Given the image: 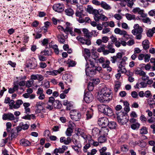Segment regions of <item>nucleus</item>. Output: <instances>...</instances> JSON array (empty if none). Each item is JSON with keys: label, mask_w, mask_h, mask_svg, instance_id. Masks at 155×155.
I'll return each instance as SVG.
<instances>
[{"label": "nucleus", "mask_w": 155, "mask_h": 155, "mask_svg": "<svg viewBox=\"0 0 155 155\" xmlns=\"http://www.w3.org/2000/svg\"><path fill=\"white\" fill-rule=\"evenodd\" d=\"M122 53L118 52L117 54L116 55L110 57V61L112 63H115L117 61L118 59H120L119 61L117 63L118 68L117 71L118 72H121L123 73L126 72L125 66L126 64V61L127 60V58L125 56L122 58Z\"/></svg>", "instance_id": "f257e3e1"}, {"label": "nucleus", "mask_w": 155, "mask_h": 155, "mask_svg": "<svg viewBox=\"0 0 155 155\" xmlns=\"http://www.w3.org/2000/svg\"><path fill=\"white\" fill-rule=\"evenodd\" d=\"M111 91L109 88L104 87L99 93L97 96L98 100L101 102L107 103L111 100L112 97Z\"/></svg>", "instance_id": "f03ea898"}, {"label": "nucleus", "mask_w": 155, "mask_h": 155, "mask_svg": "<svg viewBox=\"0 0 155 155\" xmlns=\"http://www.w3.org/2000/svg\"><path fill=\"white\" fill-rule=\"evenodd\" d=\"M98 108L99 111L106 115L111 116L113 115L112 109L107 105L100 104L98 106Z\"/></svg>", "instance_id": "7ed1b4c3"}, {"label": "nucleus", "mask_w": 155, "mask_h": 155, "mask_svg": "<svg viewBox=\"0 0 155 155\" xmlns=\"http://www.w3.org/2000/svg\"><path fill=\"white\" fill-rule=\"evenodd\" d=\"M134 29L132 31V33L136 36L135 38L137 40H140L142 37V34L143 29L138 24H135L134 26Z\"/></svg>", "instance_id": "20e7f679"}, {"label": "nucleus", "mask_w": 155, "mask_h": 155, "mask_svg": "<svg viewBox=\"0 0 155 155\" xmlns=\"http://www.w3.org/2000/svg\"><path fill=\"white\" fill-rule=\"evenodd\" d=\"M2 119L4 120H13L15 123L17 122L19 120L18 117H15L13 114L11 113L7 114H4L2 116Z\"/></svg>", "instance_id": "39448f33"}, {"label": "nucleus", "mask_w": 155, "mask_h": 155, "mask_svg": "<svg viewBox=\"0 0 155 155\" xmlns=\"http://www.w3.org/2000/svg\"><path fill=\"white\" fill-rule=\"evenodd\" d=\"M85 67L86 74L87 76L92 77L95 75L97 73L95 68H90L88 63L86 64Z\"/></svg>", "instance_id": "423d86ee"}, {"label": "nucleus", "mask_w": 155, "mask_h": 155, "mask_svg": "<svg viewBox=\"0 0 155 155\" xmlns=\"http://www.w3.org/2000/svg\"><path fill=\"white\" fill-rule=\"evenodd\" d=\"M70 115L71 119L75 121H79L81 117V114L79 111L76 110L71 111Z\"/></svg>", "instance_id": "0eeeda50"}, {"label": "nucleus", "mask_w": 155, "mask_h": 155, "mask_svg": "<svg viewBox=\"0 0 155 155\" xmlns=\"http://www.w3.org/2000/svg\"><path fill=\"white\" fill-rule=\"evenodd\" d=\"M57 28L59 31H63L66 34H68L69 32L72 36H75L74 33L73 32L72 27H66L65 28H64L62 26L59 25L58 26Z\"/></svg>", "instance_id": "6e6552de"}, {"label": "nucleus", "mask_w": 155, "mask_h": 155, "mask_svg": "<svg viewBox=\"0 0 155 155\" xmlns=\"http://www.w3.org/2000/svg\"><path fill=\"white\" fill-rule=\"evenodd\" d=\"M133 37L132 35H128L127 33L125 35L123 36L121 38H118V40L120 41L121 45L125 46L127 45V42L125 41L128 40L129 39H132Z\"/></svg>", "instance_id": "1a4fd4ad"}, {"label": "nucleus", "mask_w": 155, "mask_h": 155, "mask_svg": "<svg viewBox=\"0 0 155 155\" xmlns=\"http://www.w3.org/2000/svg\"><path fill=\"white\" fill-rule=\"evenodd\" d=\"M108 122V119L106 117H104L99 119L98 120V124L103 128L106 127L107 126Z\"/></svg>", "instance_id": "9d476101"}, {"label": "nucleus", "mask_w": 155, "mask_h": 155, "mask_svg": "<svg viewBox=\"0 0 155 155\" xmlns=\"http://www.w3.org/2000/svg\"><path fill=\"white\" fill-rule=\"evenodd\" d=\"M52 8L55 12L58 13H60L62 12L64 8V5L60 3L54 4L53 5Z\"/></svg>", "instance_id": "9b49d317"}, {"label": "nucleus", "mask_w": 155, "mask_h": 155, "mask_svg": "<svg viewBox=\"0 0 155 155\" xmlns=\"http://www.w3.org/2000/svg\"><path fill=\"white\" fill-rule=\"evenodd\" d=\"M94 99L92 94L90 92H87L84 95V99L87 103L91 102Z\"/></svg>", "instance_id": "f8f14e48"}, {"label": "nucleus", "mask_w": 155, "mask_h": 155, "mask_svg": "<svg viewBox=\"0 0 155 155\" xmlns=\"http://www.w3.org/2000/svg\"><path fill=\"white\" fill-rule=\"evenodd\" d=\"M76 39L83 44L89 45H91V42L89 39H85L83 37H81L78 36L76 37Z\"/></svg>", "instance_id": "ddd939ff"}, {"label": "nucleus", "mask_w": 155, "mask_h": 155, "mask_svg": "<svg viewBox=\"0 0 155 155\" xmlns=\"http://www.w3.org/2000/svg\"><path fill=\"white\" fill-rule=\"evenodd\" d=\"M113 43H109L107 48L108 50H106L104 53L106 55L108 54L109 53H113L115 52V49L113 48Z\"/></svg>", "instance_id": "4468645a"}, {"label": "nucleus", "mask_w": 155, "mask_h": 155, "mask_svg": "<svg viewBox=\"0 0 155 155\" xmlns=\"http://www.w3.org/2000/svg\"><path fill=\"white\" fill-rule=\"evenodd\" d=\"M37 65V62L34 58L30 60L29 63L27 65V67L31 69H34L36 68Z\"/></svg>", "instance_id": "2eb2a0df"}, {"label": "nucleus", "mask_w": 155, "mask_h": 155, "mask_svg": "<svg viewBox=\"0 0 155 155\" xmlns=\"http://www.w3.org/2000/svg\"><path fill=\"white\" fill-rule=\"evenodd\" d=\"M102 11L101 10L100 13L97 16L95 17L94 19L96 21H99L100 20H101L102 21H106L108 20V18L107 17L105 16L104 15L102 14L101 12Z\"/></svg>", "instance_id": "dca6fc26"}, {"label": "nucleus", "mask_w": 155, "mask_h": 155, "mask_svg": "<svg viewBox=\"0 0 155 155\" xmlns=\"http://www.w3.org/2000/svg\"><path fill=\"white\" fill-rule=\"evenodd\" d=\"M110 38L111 39V41L113 43H114L116 47L119 48L120 46V41L118 39L117 40L116 37L112 35L110 36Z\"/></svg>", "instance_id": "f3484780"}, {"label": "nucleus", "mask_w": 155, "mask_h": 155, "mask_svg": "<svg viewBox=\"0 0 155 155\" xmlns=\"http://www.w3.org/2000/svg\"><path fill=\"white\" fill-rule=\"evenodd\" d=\"M71 140V139L69 137H68L66 138L65 137H62L60 139V142L66 145L68 144Z\"/></svg>", "instance_id": "a211bd4d"}, {"label": "nucleus", "mask_w": 155, "mask_h": 155, "mask_svg": "<svg viewBox=\"0 0 155 155\" xmlns=\"http://www.w3.org/2000/svg\"><path fill=\"white\" fill-rule=\"evenodd\" d=\"M114 31L115 33L117 34H119L121 35L124 36V35H125L127 32L124 30H121L120 29L118 28H116L115 29Z\"/></svg>", "instance_id": "6ab92c4d"}, {"label": "nucleus", "mask_w": 155, "mask_h": 155, "mask_svg": "<svg viewBox=\"0 0 155 155\" xmlns=\"http://www.w3.org/2000/svg\"><path fill=\"white\" fill-rule=\"evenodd\" d=\"M63 80L67 81L68 82H71L72 77L70 74H65L63 75L62 77Z\"/></svg>", "instance_id": "aec40b11"}, {"label": "nucleus", "mask_w": 155, "mask_h": 155, "mask_svg": "<svg viewBox=\"0 0 155 155\" xmlns=\"http://www.w3.org/2000/svg\"><path fill=\"white\" fill-rule=\"evenodd\" d=\"M83 52L86 60L90 58V52L89 49L87 48H84V51H83Z\"/></svg>", "instance_id": "412c9836"}, {"label": "nucleus", "mask_w": 155, "mask_h": 155, "mask_svg": "<svg viewBox=\"0 0 155 155\" xmlns=\"http://www.w3.org/2000/svg\"><path fill=\"white\" fill-rule=\"evenodd\" d=\"M83 32L84 36L87 38H89L91 37L92 34L90 32H89L88 30L86 28H83L82 30Z\"/></svg>", "instance_id": "4be33fe9"}, {"label": "nucleus", "mask_w": 155, "mask_h": 155, "mask_svg": "<svg viewBox=\"0 0 155 155\" xmlns=\"http://www.w3.org/2000/svg\"><path fill=\"white\" fill-rule=\"evenodd\" d=\"M86 63H88V65L89 64V63L91 67L90 68H94L95 66V63L96 62V60H94L93 59H91V58H89L86 60Z\"/></svg>", "instance_id": "5701e85b"}, {"label": "nucleus", "mask_w": 155, "mask_h": 155, "mask_svg": "<svg viewBox=\"0 0 155 155\" xmlns=\"http://www.w3.org/2000/svg\"><path fill=\"white\" fill-rule=\"evenodd\" d=\"M93 114V111L92 109H88V110H87L86 114V119L88 120L91 118Z\"/></svg>", "instance_id": "b1692460"}, {"label": "nucleus", "mask_w": 155, "mask_h": 155, "mask_svg": "<svg viewBox=\"0 0 155 155\" xmlns=\"http://www.w3.org/2000/svg\"><path fill=\"white\" fill-rule=\"evenodd\" d=\"M107 148L106 147H102L99 150L100 155H110V152H105V151L106 150Z\"/></svg>", "instance_id": "393cba45"}, {"label": "nucleus", "mask_w": 155, "mask_h": 155, "mask_svg": "<svg viewBox=\"0 0 155 155\" xmlns=\"http://www.w3.org/2000/svg\"><path fill=\"white\" fill-rule=\"evenodd\" d=\"M142 45L144 49L147 50L150 47L149 41L148 40H145L143 41L142 42Z\"/></svg>", "instance_id": "a878e982"}, {"label": "nucleus", "mask_w": 155, "mask_h": 155, "mask_svg": "<svg viewBox=\"0 0 155 155\" xmlns=\"http://www.w3.org/2000/svg\"><path fill=\"white\" fill-rule=\"evenodd\" d=\"M91 21L90 18L88 17H86L85 18L81 17L78 19V21L80 23H83L84 22L89 23Z\"/></svg>", "instance_id": "bb28decb"}, {"label": "nucleus", "mask_w": 155, "mask_h": 155, "mask_svg": "<svg viewBox=\"0 0 155 155\" xmlns=\"http://www.w3.org/2000/svg\"><path fill=\"white\" fill-rule=\"evenodd\" d=\"M53 105L55 108L58 109L61 108L62 107L61 102L58 100H55Z\"/></svg>", "instance_id": "cd10ccee"}, {"label": "nucleus", "mask_w": 155, "mask_h": 155, "mask_svg": "<svg viewBox=\"0 0 155 155\" xmlns=\"http://www.w3.org/2000/svg\"><path fill=\"white\" fill-rule=\"evenodd\" d=\"M18 90V84H14L12 88H10L8 90V92L10 94H12L15 91Z\"/></svg>", "instance_id": "c85d7f7f"}, {"label": "nucleus", "mask_w": 155, "mask_h": 155, "mask_svg": "<svg viewBox=\"0 0 155 155\" xmlns=\"http://www.w3.org/2000/svg\"><path fill=\"white\" fill-rule=\"evenodd\" d=\"M64 12L66 14L69 16H72L74 14L73 10L71 8L65 9Z\"/></svg>", "instance_id": "c756f323"}, {"label": "nucleus", "mask_w": 155, "mask_h": 155, "mask_svg": "<svg viewBox=\"0 0 155 155\" xmlns=\"http://www.w3.org/2000/svg\"><path fill=\"white\" fill-rule=\"evenodd\" d=\"M23 103V101L21 100H18L16 102L15 105H14L13 107L15 109H17L20 107V106Z\"/></svg>", "instance_id": "7c9ffc66"}, {"label": "nucleus", "mask_w": 155, "mask_h": 155, "mask_svg": "<svg viewBox=\"0 0 155 155\" xmlns=\"http://www.w3.org/2000/svg\"><path fill=\"white\" fill-rule=\"evenodd\" d=\"M75 133L77 136H83L84 134V130L80 128H76Z\"/></svg>", "instance_id": "2f4dec72"}, {"label": "nucleus", "mask_w": 155, "mask_h": 155, "mask_svg": "<svg viewBox=\"0 0 155 155\" xmlns=\"http://www.w3.org/2000/svg\"><path fill=\"white\" fill-rule=\"evenodd\" d=\"M133 12L135 14L138 13L139 15H142L143 14V10L140 9L139 8H136L133 9Z\"/></svg>", "instance_id": "473e14b6"}, {"label": "nucleus", "mask_w": 155, "mask_h": 155, "mask_svg": "<svg viewBox=\"0 0 155 155\" xmlns=\"http://www.w3.org/2000/svg\"><path fill=\"white\" fill-rule=\"evenodd\" d=\"M20 143L21 145L24 146H28L30 144V143L28 141L24 139L21 140Z\"/></svg>", "instance_id": "72a5a7b5"}, {"label": "nucleus", "mask_w": 155, "mask_h": 155, "mask_svg": "<svg viewBox=\"0 0 155 155\" xmlns=\"http://www.w3.org/2000/svg\"><path fill=\"white\" fill-rule=\"evenodd\" d=\"M101 5L102 8L105 9L109 10L111 9L110 6L105 2H101Z\"/></svg>", "instance_id": "f704fd0d"}, {"label": "nucleus", "mask_w": 155, "mask_h": 155, "mask_svg": "<svg viewBox=\"0 0 155 155\" xmlns=\"http://www.w3.org/2000/svg\"><path fill=\"white\" fill-rule=\"evenodd\" d=\"M92 136H96V135H99L101 134V130L97 128H94L92 130Z\"/></svg>", "instance_id": "c9c22d12"}, {"label": "nucleus", "mask_w": 155, "mask_h": 155, "mask_svg": "<svg viewBox=\"0 0 155 155\" xmlns=\"http://www.w3.org/2000/svg\"><path fill=\"white\" fill-rule=\"evenodd\" d=\"M107 126L110 129H114L116 126V124L114 121H110L108 123Z\"/></svg>", "instance_id": "e433bc0d"}, {"label": "nucleus", "mask_w": 155, "mask_h": 155, "mask_svg": "<svg viewBox=\"0 0 155 155\" xmlns=\"http://www.w3.org/2000/svg\"><path fill=\"white\" fill-rule=\"evenodd\" d=\"M64 37V36L60 35H58L57 36L59 42L61 44H64L65 43V40Z\"/></svg>", "instance_id": "4c0bfd02"}, {"label": "nucleus", "mask_w": 155, "mask_h": 155, "mask_svg": "<svg viewBox=\"0 0 155 155\" xmlns=\"http://www.w3.org/2000/svg\"><path fill=\"white\" fill-rule=\"evenodd\" d=\"M135 74L139 75L140 76H143L146 74V73L141 69L136 70H135Z\"/></svg>", "instance_id": "58836bf2"}, {"label": "nucleus", "mask_w": 155, "mask_h": 155, "mask_svg": "<svg viewBox=\"0 0 155 155\" xmlns=\"http://www.w3.org/2000/svg\"><path fill=\"white\" fill-rule=\"evenodd\" d=\"M67 64L69 67H73L76 65V63L72 60L68 59L67 61Z\"/></svg>", "instance_id": "ea45409f"}, {"label": "nucleus", "mask_w": 155, "mask_h": 155, "mask_svg": "<svg viewBox=\"0 0 155 155\" xmlns=\"http://www.w3.org/2000/svg\"><path fill=\"white\" fill-rule=\"evenodd\" d=\"M41 53L44 55L50 56L51 55L52 53L51 50L48 51L45 50L43 51H41Z\"/></svg>", "instance_id": "a19ab883"}, {"label": "nucleus", "mask_w": 155, "mask_h": 155, "mask_svg": "<svg viewBox=\"0 0 155 155\" xmlns=\"http://www.w3.org/2000/svg\"><path fill=\"white\" fill-rule=\"evenodd\" d=\"M98 54L97 52H93L92 53V54L91 56H90V58L91 59H93L94 60H97V58L98 57Z\"/></svg>", "instance_id": "79ce46f5"}, {"label": "nucleus", "mask_w": 155, "mask_h": 155, "mask_svg": "<svg viewBox=\"0 0 155 155\" xmlns=\"http://www.w3.org/2000/svg\"><path fill=\"white\" fill-rule=\"evenodd\" d=\"M46 72L48 74L52 76L56 75L58 74V71L56 70H54L52 71H47Z\"/></svg>", "instance_id": "37998d69"}, {"label": "nucleus", "mask_w": 155, "mask_h": 155, "mask_svg": "<svg viewBox=\"0 0 155 155\" xmlns=\"http://www.w3.org/2000/svg\"><path fill=\"white\" fill-rule=\"evenodd\" d=\"M140 132L142 134H146L148 133L147 129L145 127H143L140 129Z\"/></svg>", "instance_id": "c03bdc74"}, {"label": "nucleus", "mask_w": 155, "mask_h": 155, "mask_svg": "<svg viewBox=\"0 0 155 155\" xmlns=\"http://www.w3.org/2000/svg\"><path fill=\"white\" fill-rule=\"evenodd\" d=\"M108 129L106 127H104L103 128L102 130H101V133L102 134L103 136H107L108 135Z\"/></svg>", "instance_id": "a18cd8bd"}, {"label": "nucleus", "mask_w": 155, "mask_h": 155, "mask_svg": "<svg viewBox=\"0 0 155 155\" xmlns=\"http://www.w3.org/2000/svg\"><path fill=\"white\" fill-rule=\"evenodd\" d=\"M140 126V124L139 123L137 122L132 124L131 126V127L132 129L136 130L138 129Z\"/></svg>", "instance_id": "49530a36"}, {"label": "nucleus", "mask_w": 155, "mask_h": 155, "mask_svg": "<svg viewBox=\"0 0 155 155\" xmlns=\"http://www.w3.org/2000/svg\"><path fill=\"white\" fill-rule=\"evenodd\" d=\"M107 139L106 136H99L98 138V142L101 143H102L106 141Z\"/></svg>", "instance_id": "de8ad7c7"}, {"label": "nucleus", "mask_w": 155, "mask_h": 155, "mask_svg": "<svg viewBox=\"0 0 155 155\" xmlns=\"http://www.w3.org/2000/svg\"><path fill=\"white\" fill-rule=\"evenodd\" d=\"M127 18L128 20H131L135 19V16L134 15H131L130 14H127L125 15Z\"/></svg>", "instance_id": "09e8293b"}, {"label": "nucleus", "mask_w": 155, "mask_h": 155, "mask_svg": "<svg viewBox=\"0 0 155 155\" xmlns=\"http://www.w3.org/2000/svg\"><path fill=\"white\" fill-rule=\"evenodd\" d=\"M20 126L22 127V129L24 130H25L28 129L29 126L27 124H24L23 122H21L20 123Z\"/></svg>", "instance_id": "8fccbe9b"}, {"label": "nucleus", "mask_w": 155, "mask_h": 155, "mask_svg": "<svg viewBox=\"0 0 155 155\" xmlns=\"http://www.w3.org/2000/svg\"><path fill=\"white\" fill-rule=\"evenodd\" d=\"M44 104V103L41 101L37 102L36 104V107L40 109V110H43V107H42V105Z\"/></svg>", "instance_id": "3c124183"}, {"label": "nucleus", "mask_w": 155, "mask_h": 155, "mask_svg": "<svg viewBox=\"0 0 155 155\" xmlns=\"http://www.w3.org/2000/svg\"><path fill=\"white\" fill-rule=\"evenodd\" d=\"M124 1L127 3V5L129 7H131L134 4V2L135 0H124Z\"/></svg>", "instance_id": "603ef678"}, {"label": "nucleus", "mask_w": 155, "mask_h": 155, "mask_svg": "<svg viewBox=\"0 0 155 155\" xmlns=\"http://www.w3.org/2000/svg\"><path fill=\"white\" fill-rule=\"evenodd\" d=\"M110 64V61L109 60L107 59L104 62H103L102 63V67L104 68H106V67H107Z\"/></svg>", "instance_id": "864d4df0"}, {"label": "nucleus", "mask_w": 155, "mask_h": 155, "mask_svg": "<svg viewBox=\"0 0 155 155\" xmlns=\"http://www.w3.org/2000/svg\"><path fill=\"white\" fill-rule=\"evenodd\" d=\"M104 46L105 45H104L100 48H98L97 49V51L99 52H103L104 55H106V54H105L104 53L105 51H106V49H105L104 47Z\"/></svg>", "instance_id": "5fc2aeb1"}, {"label": "nucleus", "mask_w": 155, "mask_h": 155, "mask_svg": "<svg viewBox=\"0 0 155 155\" xmlns=\"http://www.w3.org/2000/svg\"><path fill=\"white\" fill-rule=\"evenodd\" d=\"M73 132L72 129L68 128L66 131V134L67 136H71Z\"/></svg>", "instance_id": "6e6d98bb"}, {"label": "nucleus", "mask_w": 155, "mask_h": 155, "mask_svg": "<svg viewBox=\"0 0 155 155\" xmlns=\"http://www.w3.org/2000/svg\"><path fill=\"white\" fill-rule=\"evenodd\" d=\"M15 136H8V137H7L5 140L2 139V141L4 142V145H5V144L8 142V140H12L13 138H15Z\"/></svg>", "instance_id": "4d7b16f0"}, {"label": "nucleus", "mask_w": 155, "mask_h": 155, "mask_svg": "<svg viewBox=\"0 0 155 155\" xmlns=\"http://www.w3.org/2000/svg\"><path fill=\"white\" fill-rule=\"evenodd\" d=\"M54 106L51 104H50L48 103L46 105L45 107L46 109L49 110H51L53 108Z\"/></svg>", "instance_id": "13d9d810"}, {"label": "nucleus", "mask_w": 155, "mask_h": 155, "mask_svg": "<svg viewBox=\"0 0 155 155\" xmlns=\"http://www.w3.org/2000/svg\"><path fill=\"white\" fill-rule=\"evenodd\" d=\"M122 117L123 119L122 120L123 124H125L128 122V119L127 118V117L126 115L123 114L122 116Z\"/></svg>", "instance_id": "bf43d9fd"}, {"label": "nucleus", "mask_w": 155, "mask_h": 155, "mask_svg": "<svg viewBox=\"0 0 155 155\" xmlns=\"http://www.w3.org/2000/svg\"><path fill=\"white\" fill-rule=\"evenodd\" d=\"M150 54H147L144 55V61L145 62H148L150 60Z\"/></svg>", "instance_id": "052dcab7"}, {"label": "nucleus", "mask_w": 155, "mask_h": 155, "mask_svg": "<svg viewBox=\"0 0 155 155\" xmlns=\"http://www.w3.org/2000/svg\"><path fill=\"white\" fill-rule=\"evenodd\" d=\"M87 88L89 91H92L94 89L93 83L91 82L89 83L88 84Z\"/></svg>", "instance_id": "680f3d73"}, {"label": "nucleus", "mask_w": 155, "mask_h": 155, "mask_svg": "<svg viewBox=\"0 0 155 155\" xmlns=\"http://www.w3.org/2000/svg\"><path fill=\"white\" fill-rule=\"evenodd\" d=\"M88 109H90L88 108V107L86 105H83L81 107V110L83 113L87 112V110Z\"/></svg>", "instance_id": "e2e57ef3"}, {"label": "nucleus", "mask_w": 155, "mask_h": 155, "mask_svg": "<svg viewBox=\"0 0 155 155\" xmlns=\"http://www.w3.org/2000/svg\"><path fill=\"white\" fill-rule=\"evenodd\" d=\"M53 48L54 51L56 54H58L59 53V49L58 48V46L56 45H55L53 46Z\"/></svg>", "instance_id": "0e129e2a"}, {"label": "nucleus", "mask_w": 155, "mask_h": 155, "mask_svg": "<svg viewBox=\"0 0 155 155\" xmlns=\"http://www.w3.org/2000/svg\"><path fill=\"white\" fill-rule=\"evenodd\" d=\"M133 38L132 39H130V40H129L127 42V45L128 46H131L135 43L134 40L133 39Z\"/></svg>", "instance_id": "69168bd1"}, {"label": "nucleus", "mask_w": 155, "mask_h": 155, "mask_svg": "<svg viewBox=\"0 0 155 155\" xmlns=\"http://www.w3.org/2000/svg\"><path fill=\"white\" fill-rule=\"evenodd\" d=\"M153 32L152 29L149 30L147 33V36L149 37H152L153 35Z\"/></svg>", "instance_id": "338daca9"}, {"label": "nucleus", "mask_w": 155, "mask_h": 155, "mask_svg": "<svg viewBox=\"0 0 155 155\" xmlns=\"http://www.w3.org/2000/svg\"><path fill=\"white\" fill-rule=\"evenodd\" d=\"M150 61L151 63L153 64V65L152 66V68L153 71L155 70V58H151L150 59Z\"/></svg>", "instance_id": "774afa93"}]
</instances>
